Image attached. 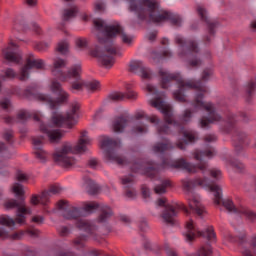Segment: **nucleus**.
<instances>
[{
    "instance_id": "nucleus-7",
    "label": "nucleus",
    "mask_w": 256,
    "mask_h": 256,
    "mask_svg": "<svg viewBox=\"0 0 256 256\" xmlns=\"http://www.w3.org/2000/svg\"><path fill=\"white\" fill-rule=\"evenodd\" d=\"M57 207L62 211V217H64V219H79L80 217H85L89 213H94L97 209L100 210V215L98 217L99 223H107V221L113 217V210L111 207L107 204H99L97 202L85 203L82 208L72 206L67 209V201L60 200L57 203Z\"/></svg>"
},
{
    "instance_id": "nucleus-18",
    "label": "nucleus",
    "mask_w": 256,
    "mask_h": 256,
    "mask_svg": "<svg viewBox=\"0 0 256 256\" xmlns=\"http://www.w3.org/2000/svg\"><path fill=\"white\" fill-rule=\"evenodd\" d=\"M225 121H226V131L229 133L235 129L237 123L242 121V123H249L251 121V116L246 112H239L238 114H233L231 112H227L225 114Z\"/></svg>"
},
{
    "instance_id": "nucleus-53",
    "label": "nucleus",
    "mask_w": 256,
    "mask_h": 256,
    "mask_svg": "<svg viewBox=\"0 0 256 256\" xmlns=\"http://www.w3.org/2000/svg\"><path fill=\"white\" fill-rule=\"evenodd\" d=\"M164 250L166 251L167 256H179L177 251L173 250L168 243L164 244Z\"/></svg>"
},
{
    "instance_id": "nucleus-38",
    "label": "nucleus",
    "mask_w": 256,
    "mask_h": 256,
    "mask_svg": "<svg viewBox=\"0 0 256 256\" xmlns=\"http://www.w3.org/2000/svg\"><path fill=\"white\" fill-rule=\"evenodd\" d=\"M134 117L137 121H139L140 119H147L148 121H150V123H153L154 125H159V118L156 115L149 117L145 114V111H137Z\"/></svg>"
},
{
    "instance_id": "nucleus-20",
    "label": "nucleus",
    "mask_w": 256,
    "mask_h": 256,
    "mask_svg": "<svg viewBox=\"0 0 256 256\" xmlns=\"http://www.w3.org/2000/svg\"><path fill=\"white\" fill-rule=\"evenodd\" d=\"M84 87L89 93H95V91H99L101 89V83L97 80L72 82L70 91H83Z\"/></svg>"
},
{
    "instance_id": "nucleus-43",
    "label": "nucleus",
    "mask_w": 256,
    "mask_h": 256,
    "mask_svg": "<svg viewBox=\"0 0 256 256\" xmlns=\"http://www.w3.org/2000/svg\"><path fill=\"white\" fill-rule=\"evenodd\" d=\"M12 192L16 195V197H23V195H25L23 185L19 183H14V185L12 186Z\"/></svg>"
},
{
    "instance_id": "nucleus-45",
    "label": "nucleus",
    "mask_w": 256,
    "mask_h": 256,
    "mask_svg": "<svg viewBox=\"0 0 256 256\" xmlns=\"http://www.w3.org/2000/svg\"><path fill=\"white\" fill-rule=\"evenodd\" d=\"M30 117H31V113H29V111L27 110H21L17 114V119L20 120L22 123L30 119Z\"/></svg>"
},
{
    "instance_id": "nucleus-10",
    "label": "nucleus",
    "mask_w": 256,
    "mask_h": 256,
    "mask_svg": "<svg viewBox=\"0 0 256 256\" xmlns=\"http://www.w3.org/2000/svg\"><path fill=\"white\" fill-rule=\"evenodd\" d=\"M4 206L6 209H17L16 218L13 219L7 215L0 216V225L15 229V224L25 225V215H31V208L25 206V200L21 199L19 202L15 199L8 200Z\"/></svg>"
},
{
    "instance_id": "nucleus-41",
    "label": "nucleus",
    "mask_w": 256,
    "mask_h": 256,
    "mask_svg": "<svg viewBox=\"0 0 256 256\" xmlns=\"http://www.w3.org/2000/svg\"><path fill=\"white\" fill-rule=\"evenodd\" d=\"M86 242H87V235L83 234V235H80V236L76 237L73 240V245L77 249H83V247H85Z\"/></svg>"
},
{
    "instance_id": "nucleus-64",
    "label": "nucleus",
    "mask_w": 256,
    "mask_h": 256,
    "mask_svg": "<svg viewBox=\"0 0 256 256\" xmlns=\"http://www.w3.org/2000/svg\"><path fill=\"white\" fill-rule=\"evenodd\" d=\"M91 255H93V256H105V253L101 250H92Z\"/></svg>"
},
{
    "instance_id": "nucleus-25",
    "label": "nucleus",
    "mask_w": 256,
    "mask_h": 256,
    "mask_svg": "<svg viewBox=\"0 0 256 256\" xmlns=\"http://www.w3.org/2000/svg\"><path fill=\"white\" fill-rule=\"evenodd\" d=\"M69 221H72V219H68ZM73 221H76L75 226L80 231H84V233H87L88 235H95V232L97 231V227L95 224H93L91 221L83 218L73 219Z\"/></svg>"
},
{
    "instance_id": "nucleus-51",
    "label": "nucleus",
    "mask_w": 256,
    "mask_h": 256,
    "mask_svg": "<svg viewBox=\"0 0 256 256\" xmlns=\"http://www.w3.org/2000/svg\"><path fill=\"white\" fill-rule=\"evenodd\" d=\"M75 44L79 49H85L88 45L87 38H77Z\"/></svg>"
},
{
    "instance_id": "nucleus-47",
    "label": "nucleus",
    "mask_w": 256,
    "mask_h": 256,
    "mask_svg": "<svg viewBox=\"0 0 256 256\" xmlns=\"http://www.w3.org/2000/svg\"><path fill=\"white\" fill-rule=\"evenodd\" d=\"M57 231L60 237H67L71 233V230L67 226H60L57 228Z\"/></svg>"
},
{
    "instance_id": "nucleus-36",
    "label": "nucleus",
    "mask_w": 256,
    "mask_h": 256,
    "mask_svg": "<svg viewBox=\"0 0 256 256\" xmlns=\"http://www.w3.org/2000/svg\"><path fill=\"white\" fill-rule=\"evenodd\" d=\"M84 188L89 195H97L99 193V186L89 178L84 180Z\"/></svg>"
},
{
    "instance_id": "nucleus-12",
    "label": "nucleus",
    "mask_w": 256,
    "mask_h": 256,
    "mask_svg": "<svg viewBox=\"0 0 256 256\" xmlns=\"http://www.w3.org/2000/svg\"><path fill=\"white\" fill-rule=\"evenodd\" d=\"M100 144L102 149H104V155L107 161H112L117 163V165H127V159L115 153V149L121 147V140L102 136L100 138Z\"/></svg>"
},
{
    "instance_id": "nucleus-22",
    "label": "nucleus",
    "mask_w": 256,
    "mask_h": 256,
    "mask_svg": "<svg viewBox=\"0 0 256 256\" xmlns=\"http://www.w3.org/2000/svg\"><path fill=\"white\" fill-rule=\"evenodd\" d=\"M4 59L10 63H19L21 61V51L19 46L11 42L7 48L2 50Z\"/></svg>"
},
{
    "instance_id": "nucleus-55",
    "label": "nucleus",
    "mask_w": 256,
    "mask_h": 256,
    "mask_svg": "<svg viewBox=\"0 0 256 256\" xmlns=\"http://www.w3.org/2000/svg\"><path fill=\"white\" fill-rule=\"evenodd\" d=\"M16 179H17V181L23 182V181H27L29 179V177L27 176V174H25L21 171H18L16 173Z\"/></svg>"
},
{
    "instance_id": "nucleus-15",
    "label": "nucleus",
    "mask_w": 256,
    "mask_h": 256,
    "mask_svg": "<svg viewBox=\"0 0 256 256\" xmlns=\"http://www.w3.org/2000/svg\"><path fill=\"white\" fill-rule=\"evenodd\" d=\"M185 240L187 243H193L197 237H204L208 241H215V231L213 230V226H209L205 231H199V228L195 226V223L192 219L186 222V233Z\"/></svg>"
},
{
    "instance_id": "nucleus-34",
    "label": "nucleus",
    "mask_w": 256,
    "mask_h": 256,
    "mask_svg": "<svg viewBox=\"0 0 256 256\" xmlns=\"http://www.w3.org/2000/svg\"><path fill=\"white\" fill-rule=\"evenodd\" d=\"M171 149H175V146L171 143V141L164 139V142H158L153 147L152 150L154 153H165V151H171Z\"/></svg>"
},
{
    "instance_id": "nucleus-3",
    "label": "nucleus",
    "mask_w": 256,
    "mask_h": 256,
    "mask_svg": "<svg viewBox=\"0 0 256 256\" xmlns=\"http://www.w3.org/2000/svg\"><path fill=\"white\" fill-rule=\"evenodd\" d=\"M93 23L98 43H100V45H104V51L101 50V47L95 46V48L91 50L90 54L92 57L98 59V63H100V65L106 69H111V67L115 65V58L123 55L121 50L113 44L114 37L120 35L122 41L127 45H130L133 38L123 32V27H121L119 23L107 24V22L102 19H95Z\"/></svg>"
},
{
    "instance_id": "nucleus-61",
    "label": "nucleus",
    "mask_w": 256,
    "mask_h": 256,
    "mask_svg": "<svg viewBox=\"0 0 256 256\" xmlns=\"http://www.w3.org/2000/svg\"><path fill=\"white\" fill-rule=\"evenodd\" d=\"M43 221H44L43 216L32 217V223H36L37 225H41V223H43Z\"/></svg>"
},
{
    "instance_id": "nucleus-16",
    "label": "nucleus",
    "mask_w": 256,
    "mask_h": 256,
    "mask_svg": "<svg viewBox=\"0 0 256 256\" xmlns=\"http://www.w3.org/2000/svg\"><path fill=\"white\" fill-rule=\"evenodd\" d=\"M45 61L43 59H36L33 54H30L26 59V65L20 70V81H27L29 79V70L31 69H44Z\"/></svg>"
},
{
    "instance_id": "nucleus-28",
    "label": "nucleus",
    "mask_w": 256,
    "mask_h": 256,
    "mask_svg": "<svg viewBox=\"0 0 256 256\" xmlns=\"http://www.w3.org/2000/svg\"><path fill=\"white\" fill-rule=\"evenodd\" d=\"M65 67H67V60L55 58L53 60L52 75L57 77V79H65V76L63 75V69H65Z\"/></svg>"
},
{
    "instance_id": "nucleus-54",
    "label": "nucleus",
    "mask_w": 256,
    "mask_h": 256,
    "mask_svg": "<svg viewBox=\"0 0 256 256\" xmlns=\"http://www.w3.org/2000/svg\"><path fill=\"white\" fill-rule=\"evenodd\" d=\"M3 139L5 141L11 142V139H13V130H5L3 133Z\"/></svg>"
},
{
    "instance_id": "nucleus-2",
    "label": "nucleus",
    "mask_w": 256,
    "mask_h": 256,
    "mask_svg": "<svg viewBox=\"0 0 256 256\" xmlns=\"http://www.w3.org/2000/svg\"><path fill=\"white\" fill-rule=\"evenodd\" d=\"M216 155L217 151L215 148L208 147L204 151L196 150L194 152V159H196V161H200L197 165L186 162L185 159L181 158L175 162L163 160L162 164L155 168L151 166L153 164L138 160L131 165L130 169L133 173H141L142 175H146V177H150L151 179H155V177L159 175V171L163 169H183L184 171H188V173H199V171H201L203 175H207L209 173L212 179L219 181L221 177H223L221 170L217 168H212L209 170V164L207 162H203L205 157H207V159H213V157Z\"/></svg>"
},
{
    "instance_id": "nucleus-6",
    "label": "nucleus",
    "mask_w": 256,
    "mask_h": 256,
    "mask_svg": "<svg viewBox=\"0 0 256 256\" xmlns=\"http://www.w3.org/2000/svg\"><path fill=\"white\" fill-rule=\"evenodd\" d=\"M146 91L150 93V95H154V98L149 100V105L161 111L164 115V119L168 125H172L181 135L184 137V141L178 142L176 147L181 151H185V145L188 143H195L197 140V133L195 131L186 130L183 126H181L177 121L173 120V113H171V107L165 103L162 98L161 92L157 91L155 86L148 84L146 86Z\"/></svg>"
},
{
    "instance_id": "nucleus-33",
    "label": "nucleus",
    "mask_w": 256,
    "mask_h": 256,
    "mask_svg": "<svg viewBox=\"0 0 256 256\" xmlns=\"http://www.w3.org/2000/svg\"><path fill=\"white\" fill-rule=\"evenodd\" d=\"M24 236H25V231L23 230H20L13 234H9V232L6 231L4 227H0V237L2 239H11L12 241H21V239H23Z\"/></svg>"
},
{
    "instance_id": "nucleus-37",
    "label": "nucleus",
    "mask_w": 256,
    "mask_h": 256,
    "mask_svg": "<svg viewBox=\"0 0 256 256\" xmlns=\"http://www.w3.org/2000/svg\"><path fill=\"white\" fill-rule=\"evenodd\" d=\"M213 255V247H211L209 244H203L201 245L196 253L189 254L188 256H211Z\"/></svg>"
},
{
    "instance_id": "nucleus-56",
    "label": "nucleus",
    "mask_w": 256,
    "mask_h": 256,
    "mask_svg": "<svg viewBox=\"0 0 256 256\" xmlns=\"http://www.w3.org/2000/svg\"><path fill=\"white\" fill-rule=\"evenodd\" d=\"M229 239L234 243H243V241H245V235H242L240 237L230 235Z\"/></svg>"
},
{
    "instance_id": "nucleus-30",
    "label": "nucleus",
    "mask_w": 256,
    "mask_h": 256,
    "mask_svg": "<svg viewBox=\"0 0 256 256\" xmlns=\"http://www.w3.org/2000/svg\"><path fill=\"white\" fill-rule=\"evenodd\" d=\"M108 97L111 101H123V99H137V92L133 90H128L127 93L114 92Z\"/></svg>"
},
{
    "instance_id": "nucleus-63",
    "label": "nucleus",
    "mask_w": 256,
    "mask_h": 256,
    "mask_svg": "<svg viewBox=\"0 0 256 256\" xmlns=\"http://www.w3.org/2000/svg\"><path fill=\"white\" fill-rule=\"evenodd\" d=\"M242 255L243 256H256V254L255 253H253L251 250H249V249H244L243 251H242Z\"/></svg>"
},
{
    "instance_id": "nucleus-39",
    "label": "nucleus",
    "mask_w": 256,
    "mask_h": 256,
    "mask_svg": "<svg viewBox=\"0 0 256 256\" xmlns=\"http://www.w3.org/2000/svg\"><path fill=\"white\" fill-rule=\"evenodd\" d=\"M171 187V180H163L160 185L155 186L154 191L157 195L167 193V188Z\"/></svg>"
},
{
    "instance_id": "nucleus-48",
    "label": "nucleus",
    "mask_w": 256,
    "mask_h": 256,
    "mask_svg": "<svg viewBox=\"0 0 256 256\" xmlns=\"http://www.w3.org/2000/svg\"><path fill=\"white\" fill-rule=\"evenodd\" d=\"M228 163L231 167H234V169H237V171H242L245 169V165H243V163L239 161L230 160Z\"/></svg>"
},
{
    "instance_id": "nucleus-46",
    "label": "nucleus",
    "mask_w": 256,
    "mask_h": 256,
    "mask_svg": "<svg viewBox=\"0 0 256 256\" xmlns=\"http://www.w3.org/2000/svg\"><path fill=\"white\" fill-rule=\"evenodd\" d=\"M191 117H193V112L187 109L181 117V123H189V121H191Z\"/></svg>"
},
{
    "instance_id": "nucleus-31",
    "label": "nucleus",
    "mask_w": 256,
    "mask_h": 256,
    "mask_svg": "<svg viewBox=\"0 0 256 256\" xmlns=\"http://www.w3.org/2000/svg\"><path fill=\"white\" fill-rule=\"evenodd\" d=\"M188 205L192 211H195V213L199 215V217L205 213V207L201 204V200L195 196L188 198Z\"/></svg>"
},
{
    "instance_id": "nucleus-42",
    "label": "nucleus",
    "mask_w": 256,
    "mask_h": 256,
    "mask_svg": "<svg viewBox=\"0 0 256 256\" xmlns=\"http://www.w3.org/2000/svg\"><path fill=\"white\" fill-rule=\"evenodd\" d=\"M56 51L61 53V55H67L69 52V42H67V40L60 41L56 47Z\"/></svg>"
},
{
    "instance_id": "nucleus-26",
    "label": "nucleus",
    "mask_w": 256,
    "mask_h": 256,
    "mask_svg": "<svg viewBox=\"0 0 256 256\" xmlns=\"http://www.w3.org/2000/svg\"><path fill=\"white\" fill-rule=\"evenodd\" d=\"M81 65L80 64H76V65H72L67 72H63V76L65 77V79H59L62 82L67 81L68 79H74L75 81H73V83H78V81H83V79H81Z\"/></svg>"
},
{
    "instance_id": "nucleus-14",
    "label": "nucleus",
    "mask_w": 256,
    "mask_h": 256,
    "mask_svg": "<svg viewBox=\"0 0 256 256\" xmlns=\"http://www.w3.org/2000/svg\"><path fill=\"white\" fill-rule=\"evenodd\" d=\"M156 205H158V207H165L162 213V219L165 221V223H168V225H175V218L177 217V213L179 210L184 211V213H186L187 215L189 214V210H187L185 204H168L167 198H159L156 201Z\"/></svg>"
},
{
    "instance_id": "nucleus-50",
    "label": "nucleus",
    "mask_w": 256,
    "mask_h": 256,
    "mask_svg": "<svg viewBox=\"0 0 256 256\" xmlns=\"http://www.w3.org/2000/svg\"><path fill=\"white\" fill-rule=\"evenodd\" d=\"M13 29L18 32L27 31V25H25V22H15Z\"/></svg>"
},
{
    "instance_id": "nucleus-9",
    "label": "nucleus",
    "mask_w": 256,
    "mask_h": 256,
    "mask_svg": "<svg viewBox=\"0 0 256 256\" xmlns=\"http://www.w3.org/2000/svg\"><path fill=\"white\" fill-rule=\"evenodd\" d=\"M50 89L52 93H57L58 98L56 100H53V98L47 94H37V88L33 86L27 87L24 91V95L27 99L34 98L42 103H46V105H49L50 109H55L56 107H59V105H63V103H67V101H69V93L63 90L59 81L52 80Z\"/></svg>"
},
{
    "instance_id": "nucleus-19",
    "label": "nucleus",
    "mask_w": 256,
    "mask_h": 256,
    "mask_svg": "<svg viewBox=\"0 0 256 256\" xmlns=\"http://www.w3.org/2000/svg\"><path fill=\"white\" fill-rule=\"evenodd\" d=\"M61 191L62 189L59 185H52L49 191L42 192L40 196L33 195L30 200V203L32 205H39V203L41 205H47V203H49V197H51V195H59Z\"/></svg>"
},
{
    "instance_id": "nucleus-5",
    "label": "nucleus",
    "mask_w": 256,
    "mask_h": 256,
    "mask_svg": "<svg viewBox=\"0 0 256 256\" xmlns=\"http://www.w3.org/2000/svg\"><path fill=\"white\" fill-rule=\"evenodd\" d=\"M129 10L138 15L140 21L146 23H163L170 21L172 25L181 27V16L159 8L155 0H128Z\"/></svg>"
},
{
    "instance_id": "nucleus-23",
    "label": "nucleus",
    "mask_w": 256,
    "mask_h": 256,
    "mask_svg": "<svg viewBox=\"0 0 256 256\" xmlns=\"http://www.w3.org/2000/svg\"><path fill=\"white\" fill-rule=\"evenodd\" d=\"M40 131H41V133L46 135V137H48L50 143H57V142L61 141V138L63 137L61 130L54 129L53 126H51L49 124L41 123Z\"/></svg>"
},
{
    "instance_id": "nucleus-62",
    "label": "nucleus",
    "mask_w": 256,
    "mask_h": 256,
    "mask_svg": "<svg viewBox=\"0 0 256 256\" xmlns=\"http://www.w3.org/2000/svg\"><path fill=\"white\" fill-rule=\"evenodd\" d=\"M27 233L30 237H39V230L37 229H28Z\"/></svg>"
},
{
    "instance_id": "nucleus-8",
    "label": "nucleus",
    "mask_w": 256,
    "mask_h": 256,
    "mask_svg": "<svg viewBox=\"0 0 256 256\" xmlns=\"http://www.w3.org/2000/svg\"><path fill=\"white\" fill-rule=\"evenodd\" d=\"M87 145H91V138L87 135V131H82L78 143L73 146L69 143L64 144L60 149L53 153V159L58 165L63 167H71L75 165L76 160L71 154L85 153Z\"/></svg>"
},
{
    "instance_id": "nucleus-59",
    "label": "nucleus",
    "mask_w": 256,
    "mask_h": 256,
    "mask_svg": "<svg viewBox=\"0 0 256 256\" xmlns=\"http://www.w3.org/2000/svg\"><path fill=\"white\" fill-rule=\"evenodd\" d=\"M0 106L2 109H9L11 107V100L9 98H5L0 102Z\"/></svg>"
},
{
    "instance_id": "nucleus-35",
    "label": "nucleus",
    "mask_w": 256,
    "mask_h": 256,
    "mask_svg": "<svg viewBox=\"0 0 256 256\" xmlns=\"http://www.w3.org/2000/svg\"><path fill=\"white\" fill-rule=\"evenodd\" d=\"M77 13H79V8L76 5H72L69 8L64 9L62 19L63 21H71V19L77 17Z\"/></svg>"
},
{
    "instance_id": "nucleus-32",
    "label": "nucleus",
    "mask_w": 256,
    "mask_h": 256,
    "mask_svg": "<svg viewBox=\"0 0 256 256\" xmlns=\"http://www.w3.org/2000/svg\"><path fill=\"white\" fill-rule=\"evenodd\" d=\"M245 139H247V135L244 133H239L236 136H233V145L236 154L241 155V152L245 149Z\"/></svg>"
},
{
    "instance_id": "nucleus-57",
    "label": "nucleus",
    "mask_w": 256,
    "mask_h": 256,
    "mask_svg": "<svg viewBox=\"0 0 256 256\" xmlns=\"http://www.w3.org/2000/svg\"><path fill=\"white\" fill-rule=\"evenodd\" d=\"M35 49L37 51H47V49H49V44L40 42L36 45Z\"/></svg>"
},
{
    "instance_id": "nucleus-11",
    "label": "nucleus",
    "mask_w": 256,
    "mask_h": 256,
    "mask_svg": "<svg viewBox=\"0 0 256 256\" xmlns=\"http://www.w3.org/2000/svg\"><path fill=\"white\" fill-rule=\"evenodd\" d=\"M176 45H179L181 51L179 52V57H187L189 67H201L203 65V60L197 56L199 53V44L195 40L185 41L183 36L177 35L175 37Z\"/></svg>"
},
{
    "instance_id": "nucleus-44",
    "label": "nucleus",
    "mask_w": 256,
    "mask_h": 256,
    "mask_svg": "<svg viewBox=\"0 0 256 256\" xmlns=\"http://www.w3.org/2000/svg\"><path fill=\"white\" fill-rule=\"evenodd\" d=\"M158 135H171V127L169 124L161 125L157 128Z\"/></svg>"
},
{
    "instance_id": "nucleus-27",
    "label": "nucleus",
    "mask_w": 256,
    "mask_h": 256,
    "mask_svg": "<svg viewBox=\"0 0 256 256\" xmlns=\"http://www.w3.org/2000/svg\"><path fill=\"white\" fill-rule=\"evenodd\" d=\"M122 185L125 187V195L128 199H135L137 197V190L132 188L133 183H135V178L133 175L125 176L122 178Z\"/></svg>"
},
{
    "instance_id": "nucleus-1",
    "label": "nucleus",
    "mask_w": 256,
    "mask_h": 256,
    "mask_svg": "<svg viewBox=\"0 0 256 256\" xmlns=\"http://www.w3.org/2000/svg\"><path fill=\"white\" fill-rule=\"evenodd\" d=\"M159 76L161 77L162 89H168L171 86V81H175L177 83L178 90L175 91L173 95L174 99L179 103H185V101H187L185 91L189 89H196V91H198L194 101L192 102V107L196 110L204 109V111H207L208 113V117L200 119V127L202 129H207L211 123H219L223 121V116L217 113L213 103L203 102V97H205V93H209V88H207V86H205L201 81H185L181 77V74L169 73L163 68L159 70Z\"/></svg>"
},
{
    "instance_id": "nucleus-21",
    "label": "nucleus",
    "mask_w": 256,
    "mask_h": 256,
    "mask_svg": "<svg viewBox=\"0 0 256 256\" xmlns=\"http://www.w3.org/2000/svg\"><path fill=\"white\" fill-rule=\"evenodd\" d=\"M129 67L131 73L139 75L141 79H151L153 77V72L151 71V69L146 67V65L143 64L142 61L133 60L130 62Z\"/></svg>"
},
{
    "instance_id": "nucleus-58",
    "label": "nucleus",
    "mask_w": 256,
    "mask_h": 256,
    "mask_svg": "<svg viewBox=\"0 0 256 256\" xmlns=\"http://www.w3.org/2000/svg\"><path fill=\"white\" fill-rule=\"evenodd\" d=\"M206 143H215L217 141V136L214 134H208L204 137Z\"/></svg>"
},
{
    "instance_id": "nucleus-40",
    "label": "nucleus",
    "mask_w": 256,
    "mask_h": 256,
    "mask_svg": "<svg viewBox=\"0 0 256 256\" xmlns=\"http://www.w3.org/2000/svg\"><path fill=\"white\" fill-rule=\"evenodd\" d=\"M255 81H250L248 84L245 86V91H246V101L249 103L251 101V97H253V93H255Z\"/></svg>"
},
{
    "instance_id": "nucleus-24",
    "label": "nucleus",
    "mask_w": 256,
    "mask_h": 256,
    "mask_svg": "<svg viewBox=\"0 0 256 256\" xmlns=\"http://www.w3.org/2000/svg\"><path fill=\"white\" fill-rule=\"evenodd\" d=\"M32 143L34 146V155H36V158L39 159V161L45 163L47 161L48 154L43 149V136L34 137L32 139Z\"/></svg>"
},
{
    "instance_id": "nucleus-4",
    "label": "nucleus",
    "mask_w": 256,
    "mask_h": 256,
    "mask_svg": "<svg viewBox=\"0 0 256 256\" xmlns=\"http://www.w3.org/2000/svg\"><path fill=\"white\" fill-rule=\"evenodd\" d=\"M181 183L184 191H186L187 193H191V190L194 189V187H202L203 189H208V191L214 193V203L216 205H221L222 203V205L225 207V209H227L229 213L243 215L244 217H246V219H248V221L255 223V212L245 206L235 207V204H233V200H223V190L221 189V186L213 184V182H211L209 179L195 178L194 180H190L188 178H185L181 181Z\"/></svg>"
},
{
    "instance_id": "nucleus-29",
    "label": "nucleus",
    "mask_w": 256,
    "mask_h": 256,
    "mask_svg": "<svg viewBox=\"0 0 256 256\" xmlns=\"http://www.w3.org/2000/svg\"><path fill=\"white\" fill-rule=\"evenodd\" d=\"M127 125H129V116L122 115L116 118L112 125L114 133H123Z\"/></svg>"
},
{
    "instance_id": "nucleus-13",
    "label": "nucleus",
    "mask_w": 256,
    "mask_h": 256,
    "mask_svg": "<svg viewBox=\"0 0 256 256\" xmlns=\"http://www.w3.org/2000/svg\"><path fill=\"white\" fill-rule=\"evenodd\" d=\"M81 105L78 102H74L71 105L70 111L66 115L53 114L52 125L53 127H66L67 129H73L77 125V111H79Z\"/></svg>"
},
{
    "instance_id": "nucleus-17",
    "label": "nucleus",
    "mask_w": 256,
    "mask_h": 256,
    "mask_svg": "<svg viewBox=\"0 0 256 256\" xmlns=\"http://www.w3.org/2000/svg\"><path fill=\"white\" fill-rule=\"evenodd\" d=\"M198 15H200V18L202 21L206 22L207 25V35L204 37L205 43H209L210 41H213V38L215 37V29H217V26L219 23L217 21H212L207 17V10L203 8L202 6L197 7Z\"/></svg>"
},
{
    "instance_id": "nucleus-60",
    "label": "nucleus",
    "mask_w": 256,
    "mask_h": 256,
    "mask_svg": "<svg viewBox=\"0 0 256 256\" xmlns=\"http://www.w3.org/2000/svg\"><path fill=\"white\" fill-rule=\"evenodd\" d=\"M95 11H105V4L103 2H96Z\"/></svg>"
},
{
    "instance_id": "nucleus-52",
    "label": "nucleus",
    "mask_w": 256,
    "mask_h": 256,
    "mask_svg": "<svg viewBox=\"0 0 256 256\" xmlns=\"http://www.w3.org/2000/svg\"><path fill=\"white\" fill-rule=\"evenodd\" d=\"M213 75V69L206 68L202 73V81H209V77Z\"/></svg>"
},
{
    "instance_id": "nucleus-49",
    "label": "nucleus",
    "mask_w": 256,
    "mask_h": 256,
    "mask_svg": "<svg viewBox=\"0 0 256 256\" xmlns=\"http://www.w3.org/2000/svg\"><path fill=\"white\" fill-rule=\"evenodd\" d=\"M133 133H147V125L140 123L133 128Z\"/></svg>"
}]
</instances>
